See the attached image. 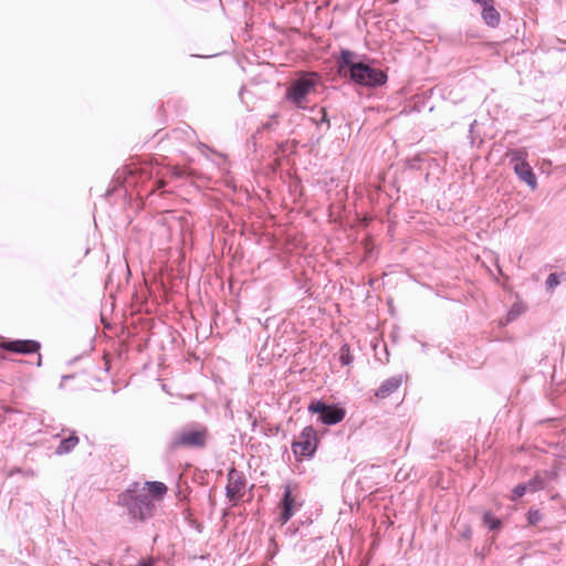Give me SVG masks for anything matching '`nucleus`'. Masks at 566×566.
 <instances>
[{"mask_svg":"<svg viewBox=\"0 0 566 566\" xmlns=\"http://www.w3.org/2000/svg\"><path fill=\"white\" fill-rule=\"evenodd\" d=\"M209 438L207 427L193 424L185 427L177 431L168 443L169 451L178 449H202L206 447Z\"/></svg>","mask_w":566,"mask_h":566,"instance_id":"obj_1","label":"nucleus"},{"mask_svg":"<svg viewBox=\"0 0 566 566\" xmlns=\"http://www.w3.org/2000/svg\"><path fill=\"white\" fill-rule=\"evenodd\" d=\"M319 77L316 73H306L294 80L286 88L285 98L297 108L305 109L308 105V96L316 92Z\"/></svg>","mask_w":566,"mask_h":566,"instance_id":"obj_2","label":"nucleus"},{"mask_svg":"<svg viewBox=\"0 0 566 566\" xmlns=\"http://www.w3.org/2000/svg\"><path fill=\"white\" fill-rule=\"evenodd\" d=\"M135 492V490H128L119 496V502L127 506L128 512L134 520L145 521L153 514V500L144 492L134 495Z\"/></svg>","mask_w":566,"mask_h":566,"instance_id":"obj_3","label":"nucleus"},{"mask_svg":"<svg viewBox=\"0 0 566 566\" xmlns=\"http://www.w3.org/2000/svg\"><path fill=\"white\" fill-rule=\"evenodd\" d=\"M318 438L312 426L305 427L296 440L292 442V451L297 461L310 458L316 451Z\"/></svg>","mask_w":566,"mask_h":566,"instance_id":"obj_4","label":"nucleus"},{"mask_svg":"<svg viewBox=\"0 0 566 566\" xmlns=\"http://www.w3.org/2000/svg\"><path fill=\"white\" fill-rule=\"evenodd\" d=\"M350 78L359 85L379 86L386 83L387 75L379 69L370 67L365 63L352 65Z\"/></svg>","mask_w":566,"mask_h":566,"instance_id":"obj_5","label":"nucleus"},{"mask_svg":"<svg viewBox=\"0 0 566 566\" xmlns=\"http://www.w3.org/2000/svg\"><path fill=\"white\" fill-rule=\"evenodd\" d=\"M507 157H511V163L513 164V168L518 178L524 181L532 189H535L537 186L536 177L526 161L527 151L524 148L520 149H511L506 153Z\"/></svg>","mask_w":566,"mask_h":566,"instance_id":"obj_6","label":"nucleus"},{"mask_svg":"<svg viewBox=\"0 0 566 566\" xmlns=\"http://www.w3.org/2000/svg\"><path fill=\"white\" fill-rule=\"evenodd\" d=\"M308 411L318 413L322 423L333 426L344 420L346 411L336 405H326L323 401L314 400L308 405Z\"/></svg>","mask_w":566,"mask_h":566,"instance_id":"obj_7","label":"nucleus"},{"mask_svg":"<svg viewBox=\"0 0 566 566\" xmlns=\"http://www.w3.org/2000/svg\"><path fill=\"white\" fill-rule=\"evenodd\" d=\"M247 489V480L242 472L231 469L228 473V484H227V497L233 505H237L238 502L244 496Z\"/></svg>","mask_w":566,"mask_h":566,"instance_id":"obj_8","label":"nucleus"},{"mask_svg":"<svg viewBox=\"0 0 566 566\" xmlns=\"http://www.w3.org/2000/svg\"><path fill=\"white\" fill-rule=\"evenodd\" d=\"M293 491L294 490L290 484L285 485L280 505V521L282 525L285 524L293 516L295 510L301 506V503L297 501V495L294 494Z\"/></svg>","mask_w":566,"mask_h":566,"instance_id":"obj_9","label":"nucleus"},{"mask_svg":"<svg viewBox=\"0 0 566 566\" xmlns=\"http://www.w3.org/2000/svg\"><path fill=\"white\" fill-rule=\"evenodd\" d=\"M0 348L17 354H32L40 349V343L30 339L1 342Z\"/></svg>","mask_w":566,"mask_h":566,"instance_id":"obj_10","label":"nucleus"},{"mask_svg":"<svg viewBox=\"0 0 566 566\" xmlns=\"http://www.w3.org/2000/svg\"><path fill=\"white\" fill-rule=\"evenodd\" d=\"M545 482L541 473H536L527 483L518 484L512 490L511 501L522 497L527 491L536 492L543 490Z\"/></svg>","mask_w":566,"mask_h":566,"instance_id":"obj_11","label":"nucleus"},{"mask_svg":"<svg viewBox=\"0 0 566 566\" xmlns=\"http://www.w3.org/2000/svg\"><path fill=\"white\" fill-rule=\"evenodd\" d=\"M402 382L403 378L401 375L390 377L380 385L375 396L379 399H386L396 392L401 387Z\"/></svg>","mask_w":566,"mask_h":566,"instance_id":"obj_12","label":"nucleus"},{"mask_svg":"<svg viewBox=\"0 0 566 566\" xmlns=\"http://www.w3.org/2000/svg\"><path fill=\"white\" fill-rule=\"evenodd\" d=\"M167 491H168L167 486L163 482H157V481L146 482L142 489V492H144L145 494H148V496L153 501L161 500L166 495Z\"/></svg>","mask_w":566,"mask_h":566,"instance_id":"obj_13","label":"nucleus"},{"mask_svg":"<svg viewBox=\"0 0 566 566\" xmlns=\"http://www.w3.org/2000/svg\"><path fill=\"white\" fill-rule=\"evenodd\" d=\"M482 19L484 20V22L488 25H490L492 28H495L499 25L501 17H500L499 11L494 7V1L491 2L490 4L483 7Z\"/></svg>","mask_w":566,"mask_h":566,"instance_id":"obj_14","label":"nucleus"},{"mask_svg":"<svg viewBox=\"0 0 566 566\" xmlns=\"http://www.w3.org/2000/svg\"><path fill=\"white\" fill-rule=\"evenodd\" d=\"M165 170L166 172H157V176H159V178L156 180V189H161L163 187H165L166 182L164 180V177L169 176L170 178H180L185 175V169L178 166L166 167Z\"/></svg>","mask_w":566,"mask_h":566,"instance_id":"obj_15","label":"nucleus"},{"mask_svg":"<svg viewBox=\"0 0 566 566\" xmlns=\"http://www.w3.org/2000/svg\"><path fill=\"white\" fill-rule=\"evenodd\" d=\"M78 443V437L74 433L63 439L56 449L57 454H65L71 452Z\"/></svg>","mask_w":566,"mask_h":566,"instance_id":"obj_16","label":"nucleus"},{"mask_svg":"<svg viewBox=\"0 0 566 566\" xmlns=\"http://www.w3.org/2000/svg\"><path fill=\"white\" fill-rule=\"evenodd\" d=\"M354 59V53L348 51V50H344L342 51V66H347L349 69V75L352 74V65H357V63H355L353 61Z\"/></svg>","mask_w":566,"mask_h":566,"instance_id":"obj_17","label":"nucleus"},{"mask_svg":"<svg viewBox=\"0 0 566 566\" xmlns=\"http://www.w3.org/2000/svg\"><path fill=\"white\" fill-rule=\"evenodd\" d=\"M483 521L484 524L488 525L490 530H496L501 526V521L489 512L484 514Z\"/></svg>","mask_w":566,"mask_h":566,"instance_id":"obj_18","label":"nucleus"},{"mask_svg":"<svg viewBox=\"0 0 566 566\" xmlns=\"http://www.w3.org/2000/svg\"><path fill=\"white\" fill-rule=\"evenodd\" d=\"M543 518V514L539 510L531 509L527 512V521L531 525H536L538 522H541Z\"/></svg>","mask_w":566,"mask_h":566,"instance_id":"obj_19","label":"nucleus"},{"mask_svg":"<svg viewBox=\"0 0 566 566\" xmlns=\"http://www.w3.org/2000/svg\"><path fill=\"white\" fill-rule=\"evenodd\" d=\"M352 356L349 354V347L344 345L340 349V361L343 365H348L352 363Z\"/></svg>","mask_w":566,"mask_h":566,"instance_id":"obj_20","label":"nucleus"},{"mask_svg":"<svg viewBox=\"0 0 566 566\" xmlns=\"http://www.w3.org/2000/svg\"><path fill=\"white\" fill-rule=\"evenodd\" d=\"M546 284H547V287L551 289V290L556 287L559 284V280H558L557 274L556 273H552L547 277Z\"/></svg>","mask_w":566,"mask_h":566,"instance_id":"obj_21","label":"nucleus"},{"mask_svg":"<svg viewBox=\"0 0 566 566\" xmlns=\"http://www.w3.org/2000/svg\"><path fill=\"white\" fill-rule=\"evenodd\" d=\"M472 1L482 7H485V6L490 4L491 2H493L494 0H472Z\"/></svg>","mask_w":566,"mask_h":566,"instance_id":"obj_22","label":"nucleus"},{"mask_svg":"<svg viewBox=\"0 0 566 566\" xmlns=\"http://www.w3.org/2000/svg\"><path fill=\"white\" fill-rule=\"evenodd\" d=\"M137 566H153L151 560H143L137 564Z\"/></svg>","mask_w":566,"mask_h":566,"instance_id":"obj_23","label":"nucleus"},{"mask_svg":"<svg viewBox=\"0 0 566 566\" xmlns=\"http://www.w3.org/2000/svg\"><path fill=\"white\" fill-rule=\"evenodd\" d=\"M323 114H324L323 120H326V112L324 109H323Z\"/></svg>","mask_w":566,"mask_h":566,"instance_id":"obj_24","label":"nucleus"}]
</instances>
